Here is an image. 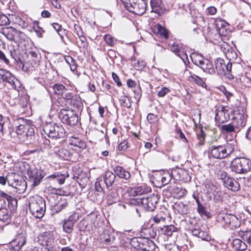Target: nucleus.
<instances>
[{
    "label": "nucleus",
    "instance_id": "1",
    "mask_svg": "<svg viewBox=\"0 0 251 251\" xmlns=\"http://www.w3.org/2000/svg\"><path fill=\"white\" fill-rule=\"evenodd\" d=\"M234 150L233 144L226 143L224 145H211L209 148V158L223 159L230 155Z\"/></svg>",
    "mask_w": 251,
    "mask_h": 251
},
{
    "label": "nucleus",
    "instance_id": "2",
    "mask_svg": "<svg viewBox=\"0 0 251 251\" xmlns=\"http://www.w3.org/2000/svg\"><path fill=\"white\" fill-rule=\"evenodd\" d=\"M29 208L30 213L36 218L43 217L46 211L45 200L38 196L30 198L29 200Z\"/></svg>",
    "mask_w": 251,
    "mask_h": 251
},
{
    "label": "nucleus",
    "instance_id": "3",
    "mask_svg": "<svg viewBox=\"0 0 251 251\" xmlns=\"http://www.w3.org/2000/svg\"><path fill=\"white\" fill-rule=\"evenodd\" d=\"M11 135L14 137L16 141L24 142L30 141L34 135V128L27 125H20L16 126L15 131L11 132Z\"/></svg>",
    "mask_w": 251,
    "mask_h": 251
},
{
    "label": "nucleus",
    "instance_id": "4",
    "mask_svg": "<svg viewBox=\"0 0 251 251\" xmlns=\"http://www.w3.org/2000/svg\"><path fill=\"white\" fill-rule=\"evenodd\" d=\"M43 130L49 137L52 139L63 138L66 135L64 127L59 124L53 122L46 124L43 126Z\"/></svg>",
    "mask_w": 251,
    "mask_h": 251
},
{
    "label": "nucleus",
    "instance_id": "5",
    "mask_svg": "<svg viewBox=\"0 0 251 251\" xmlns=\"http://www.w3.org/2000/svg\"><path fill=\"white\" fill-rule=\"evenodd\" d=\"M129 12L141 15L146 11V4L144 0H120Z\"/></svg>",
    "mask_w": 251,
    "mask_h": 251
},
{
    "label": "nucleus",
    "instance_id": "6",
    "mask_svg": "<svg viewBox=\"0 0 251 251\" xmlns=\"http://www.w3.org/2000/svg\"><path fill=\"white\" fill-rule=\"evenodd\" d=\"M233 124L238 131L243 128L246 125L248 115L246 108L244 106H239L232 112Z\"/></svg>",
    "mask_w": 251,
    "mask_h": 251
},
{
    "label": "nucleus",
    "instance_id": "7",
    "mask_svg": "<svg viewBox=\"0 0 251 251\" xmlns=\"http://www.w3.org/2000/svg\"><path fill=\"white\" fill-rule=\"evenodd\" d=\"M231 169L236 173H246L251 170V160L246 157L236 158L231 162Z\"/></svg>",
    "mask_w": 251,
    "mask_h": 251
},
{
    "label": "nucleus",
    "instance_id": "8",
    "mask_svg": "<svg viewBox=\"0 0 251 251\" xmlns=\"http://www.w3.org/2000/svg\"><path fill=\"white\" fill-rule=\"evenodd\" d=\"M35 240L39 245L48 249L50 251H56L54 246V239L51 231H49L41 233Z\"/></svg>",
    "mask_w": 251,
    "mask_h": 251
},
{
    "label": "nucleus",
    "instance_id": "9",
    "mask_svg": "<svg viewBox=\"0 0 251 251\" xmlns=\"http://www.w3.org/2000/svg\"><path fill=\"white\" fill-rule=\"evenodd\" d=\"M159 199L158 195L153 194L150 196L138 198L136 200L138 204H141L145 209L152 211L156 208Z\"/></svg>",
    "mask_w": 251,
    "mask_h": 251
},
{
    "label": "nucleus",
    "instance_id": "10",
    "mask_svg": "<svg viewBox=\"0 0 251 251\" xmlns=\"http://www.w3.org/2000/svg\"><path fill=\"white\" fill-rule=\"evenodd\" d=\"M61 121L70 126L76 125L78 122V117L74 111L62 109L59 114Z\"/></svg>",
    "mask_w": 251,
    "mask_h": 251
},
{
    "label": "nucleus",
    "instance_id": "11",
    "mask_svg": "<svg viewBox=\"0 0 251 251\" xmlns=\"http://www.w3.org/2000/svg\"><path fill=\"white\" fill-rule=\"evenodd\" d=\"M2 82L10 90L19 91L22 84L21 81L10 72L7 71Z\"/></svg>",
    "mask_w": 251,
    "mask_h": 251
},
{
    "label": "nucleus",
    "instance_id": "12",
    "mask_svg": "<svg viewBox=\"0 0 251 251\" xmlns=\"http://www.w3.org/2000/svg\"><path fill=\"white\" fill-rule=\"evenodd\" d=\"M221 220L223 221L225 225L231 229H233L240 226L241 222L235 215L223 213L221 215Z\"/></svg>",
    "mask_w": 251,
    "mask_h": 251
},
{
    "label": "nucleus",
    "instance_id": "13",
    "mask_svg": "<svg viewBox=\"0 0 251 251\" xmlns=\"http://www.w3.org/2000/svg\"><path fill=\"white\" fill-rule=\"evenodd\" d=\"M215 68L219 74H230L231 73L232 64L230 61H226L221 58H218L215 61Z\"/></svg>",
    "mask_w": 251,
    "mask_h": 251
},
{
    "label": "nucleus",
    "instance_id": "14",
    "mask_svg": "<svg viewBox=\"0 0 251 251\" xmlns=\"http://www.w3.org/2000/svg\"><path fill=\"white\" fill-rule=\"evenodd\" d=\"M26 239L23 234H20L16 236L9 245L10 249L12 251H19L25 244Z\"/></svg>",
    "mask_w": 251,
    "mask_h": 251
},
{
    "label": "nucleus",
    "instance_id": "15",
    "mask_svg": "<svg viewBox=\"0 0 251 251\" xmlns=\"http://www.w3.org/2000/svg\"><path fill=\"white\" fill-rule=\"evenodd\" d=\"M229 119V113L225 107H222L221 109L219 108L216 110L215 120L219 126L220 124L227 122Z\"/></svg>",
    "mask_w": 251,
    "mask_h": 251
},
{
    "label": "nucleus",
    "instance_id": "16",
    "mask_svg": "<svg viewBox=\"0 0 251 251\" xmlns=\"http://www.w3.org/2000/svg\"><path fill=\"white\" fill-rule=\"evenodd\" d=\"M172 175L176 180L187 181L191 177L186 170L176 168L172 171Z\"/></svg>",
    "mask_w": 251,
    "mask_h": 251
},
{
    "label": "nucleus",
    "instance_id": "17",
    "mask_svg": "<svg viewBox=\"0 0 251 251\" xmlns=\"http://www.w3.org/2000/svg\"><path fill=\"white\" fill-rule=\"evenodd\" d=\"M191 232L193 236L201 238L202 240L208 241L211 239L207 231L202 227L195 226L191 229Z\"/></svg>",
    "mask_w": 251,
    "mask_h": 251
},
{
    "label": "nucleus",
    "instance_id": "18",
    "mask_svg": "<svg viewBox=\"0 0 251 251\" xmlns=\"http://www.w3.org/2000/svg\"><path fill=\"white\" fill-rule=\"evenodd\" d=\"M215 25L216 30L219 35L226 36L227 33L228 24L225 21L220 19H217L215 21Z\"/></svg>",
    "mask_w": 251,
    "mask_h": 251
},
{
    "label": "nucleus",
    "instance_id": "19",
    "mask_svg": "<svg viewBox=\"0 0 251 251\" xmlns=\"http://www.w3.org/2000/svg\"><path fill=\"white\" fill-rule=\"evenodd\" d=\"M30 181L32 182V185L38 186L41 182L42 179L45 176V174L41 171H32L28 173Z\"/></svg>",
    "mask_w": 251,
    "mask_h": 251
},
{
    "label": "nucleus",
    "instance_id": "20",
    "mask_svg": "<svg viewBox=\"0 0 251 251\" xmlns=\"http://www.w3.org/2000/svg\"><path fill=\"white\" fill-rule=\"evenodd\" d=\"M116 176L115 173L111 171H107L103 176V181L107 189H111V187L114 185Z\"/></svg>",
    "mask_w": 251,
    "mask_h": 251
},
{
    "label": "nucleus",
    "instance_id": "21",
    "mask_svg": "<svg viewBox=\"0 0 251 251\" xmlns=\"http://www.w3.org/2000/svg\"><path fill=\"white\" fill-rule=\"evenodd\" d=\"M6 38L10 41L16 42V37L19 34L17 30L12 27L3 28L1 31Z\"/></svg>",
    "mask_w": 251,
    "mask_h": 251
},
{
    "label": "nucleus",
    "instance_id": "22",
    "mask_svg": "<svg viewBox=\"0 0 251 251\" xmlns=\"http://www.w3.org/2000/svg\"><path fill=\"white\" fill-rule=\"evenodd\" d=\"M194 56H191V59L193 62L197 66L200 67L204 72L206 69L208 59L203 58L199 54H193Z\"/></svg>",
    "mask_w": 251,
    "mask_h": 251
},
{
    "label": "nucleus",
    "instance_id": "23",
    "mask_svg": "<svg viewBox=\"0 0 251 251\" xmlns=\"http://www.w3.org/2000/svg\"><path fill=\"white\" fill-rule=\"evenodd\" d=\"M139 245L140 250L143 251H155L156 249V246L154 243L149 239L144 238Z\"/></svg>",
    "mask_w": 251,
    "mask_h": 251
},
{
    "label": "nucleus",
    "instance_id": "24",
    "mask_svg": "<svg viewBox=\"0 0 251 251\" xmlns=\"http://www.w3.org/2000/svg\"><path fill=\"white\" fill-rule=\"evenodd\" d=\"M151 5L152 8V12L156 13L159 15L164 13L165 9L163 7L161 0H151Z\"/></svg>",
    "mask_w": 251,
    "mask_h": 251
},
{
    "label": "nucleus",
    "instance_id": "25",
    "mask_svg": "<svg viewBox=\"0 0 251 251\" xmlns=\"http://www.w3.org/2000/svg\"><path fill=\"white\" fill-rule=\"evenodd\" d=\"M69 176L68 173L63 174L59 172H56L53 174L48 176L46 179L49 181H53L55 178H57V182L59 183V184H62L64 183L66 178L68 177Z\"/></svg>",
    "mask_w": 251,
    "mask_h": 251
},
{
    "label": "nucleus",
    "instance_id": "26",
    "mask_svg": "<svg viewBox=\"0 0 251 251\" xmlns=\"http://www.w3.org/2000/svg\"><path fill=\"white\" fill-rule=\"evenodd\" d=\"M223 184L226 187L234 192L238 191L240 187L239 183L233 178L230 177L227 178Z\"/></svg>",
    "mask_w": 251,
    "mask_h": 251
},
{
    "label": "nucleus",
    "instance_id": "27",
    "mask_svg": "<svg viewBox=\"0 0 251 251\" xmlns=\"http://www.w3.org/2000/svg\"><path fill=\"white\" fill-rule=\"evenodd\" d=\"M113 171L116 175L119 177L125 179H128L130 176V173L126 170L124 168L120 166H116L114 167Z\"/></svg>",
    "mask_w": 251,
    "mask_h": 251
},
{
    "label": "nucleus",
    "instance_id": "28",
    "mask_svg": "<svg viewBox=\"0 0 251 251\" xmlns=\"http://www.w3.org/2000/svg\"><path fill=\"white\" fill-rule=\"evenodd\" d=\"M2 198L5 199L7 202L8 206L11 212L15 211L17 208V201L12 197L5 193Z\"/></svg>",
    "mask_w": 251,
    "mask_h": 251
},
{
    "label": "nucleus",
    "instance_id": "29",
    "mask_svg": "<svg viewBox=\"0 0 251 251\" xmlns=\"http://www.w3.org/2000/svg\"><path fill=\"white\" fill-rule=\"evenodd\" d=\"M151 189L150 187L146 185H142L141 186L134 187L133 189V193L135 195H143L150 192Z\"/></svg>",
    "mask_w": 251,
    "mask_h": 251
},
{
    "label": "nucleus",
    "instance_id": "30",
    "mask_svg": "<svg viewBox=\"0 0 251 251\" xmlns=\"http://www.w3.org/2000/svg\"><path fill=\"white\" fill-rule=\"evenodd\" d=\"M0 221L3 223H9L11 221V213L6 208H0Z\"/></svg>",
    "mask_w": 251,
    "mask_h": 251
},
{
    "label": "nucleus",
    "instance_id": "31",
    "mask_svg": "<svg viewBox=\"0 0 251 251\" xmlns=\"http://www.w3.org/2000/svg\"><path fill=\"white\" fill-rule=\"evenodd\" d=\"M67 103L70 104L71 105L73 106L74 108L77 109L78 110L81 109L82 106L81 99L77 95H74L72 98L67 102Z\"/></svg>",
    "mask_w": 251,
    "mask_h": 251
},
{
    "label": "nucleus",
    "instance_id": "32",
    "mask_svg": "<svg viewBox=\"0 0 251 251\" xmlns=\"http://www.w3.org/2000/svg\"><path fill=\"white\" fill-rule=\"evenodd\" d=\"M232 246L233 248L237 251H242L247 249L246 244L239 239H235L233 240Z\"/></svg>",
    "mask_w": 251,
    "mask_h": 251
},
{
    "label": "nucleus",
    "instance_id": "33",
    "mask_svg": "<svg viewBox=\"0 0 251 251\" xmlns=\"http://www.w3.org/2000/svg\"><path fill=\"white\" fill-rule=\"evenodd\" d=\"M167 217V213L160 211L156 215L152 217V220L156 224H163Z\"/></svg>",
    "mask_w": 251,
    "mask_h": 251
},
{
    "label": "nucleus",
    "instance_id": "34",
    "mask_svg": "<svg viewBox=\"0 0 251 251\" xmlns=\"http://www.w3.org/2000/svg\"><path fill=\"white\" fill-rule=\"evenodd\" d=\"M67 205L68 202L67 199L65 198H60L54 205L53 210L55 212L58 213L67 207Z\"/></svg>",
    "mask_w": 251,
    "mask_h": 251
},
{
    "label": "nucleus",
    "instance_id": "35",
    "mask_svg": "<svg viewBox=\"0 0 251 251\" xmlns=\"http://www.w3.org/2000/svg\"><path fill=\"white\" fill-rule=\"evenodd\" d=\"M177 228L173 225H169L164 226L160 229V233L167 236H172L174 232L176 231Z\"/></svg>",
    "mask_w": 251,
    "mask_h": 251
},
{
    "label": "nucleus",
    "instance_id": "36",
    "mask_svg": "<svg viewBox=\"0 0 251 251\" xmlns=\"http://www.w3.org/2000/svg\"><path fill=\"white\" fill-rule=\"evenodd\" d=\"M108 202L109 204L116 203L120 201V196L118 193L114 190L112 191L107 196Z\"/></svg>",
    "mask_w": 251,
    "mask_h": 251
},
{
    "label": "nucleus",
    "instance_id": "37",
    "mask_svg": "<svg viewBox=\"0 0 251 251\" xmlns=\"http://www.w3.org/2000/svg\"><path fill=\"white\" fill-rule=\"evenodd\" d=\"M189 81L191 82H194L199 86H201L203 88H206V85L204 82V80L199 77V76L193 74L189 76L188 78Z\"/></svg>",
    "mask_w": 251,
    "mask_h": 251
},
{
    "label": "nucleus",
    "instance_id": "38",
    "mask_svg": "<svg viewBox=\"0 0 251 251\" xmlns=\"http://www.w3.org/2000/svg\"><path fill=\"white\" fill-rule=\"evenodd\" d=\"M28 55L30 56L31 59L33 61V67L37 66L39 65L40 59L41 58L40 55L38 53L37 50H31L28 52Z\"/></svg>",
    "mask_w": 251,
    "mask_h": 251
},
{
    "label": "nucleus",
    "instance_id": "39",
    "mask_svg": "<svg viewBox=\"0 0 251 251\" xmlns=\"http://www.w3.org/2000/svg\"><path fill=\"white\" fill-rule=\"evenodd\" d=\"M115 239L114 234H109L106 232H104L101 237V241L104 242L106 244L109 245H112L114 243Z\"/></svg>",
    "mask_w": 251,
    "mask_h": 251
},
{
    "label": "nucleus",
    "instance_id": "40",
    "mask_svg": "<svg viewBox=\"0 0 251 251\" xmlns=\"http://www.w3.org/2000/svg\"><path fill=\"white\" fill-rule=\"evenodd\" d=\"M74 96V95L72 93L71 90L69 89L68 88H66L62 95L61 96L62 97L59 99V102L66 101V102H68V101L71 99ZM65 105H67V103H66Z\"/></svg>",
    "mask_w": 251,
    "mask_h": 251
},
{
    "label": "nucleus",
    "instance_id": "41",
    "mask_svg": "<svg viewBox=\"0 0 251 251\" xmlns=\"http://www.w3.org/2000/svg\"><path fill=\"white\" fill-rule=\"evenodd\" d=\"M70 144L80 149H84L86 147L85 143L79 138L76 137H72L70 140Z\"/></svg>",
    "mask_w": 251,
    "mask_h": 251
},
{
    "label": "nucleus",
    "instance_id": "42",
    "mask_svg": "<svg viewBox=\"0 0 251 251\" xmlns=\"http://www.w3.org/2000/svg\"><path fill=\"white\" fill-rule=\"evenodd\" d=\"M221 129L223 132L227 133L239 132L237 128L234 126V124H233V122L231 124H229L223 125L221 127Z\"/></svg>",
    "mask_w": 251,
    "mask_h": 251
},
{
    "label": "nucleus",
    "instance_id": "43",
    "mask_svg": "<svg viewBox=\"0 0 251 251\" xmlns=\"http://www.w3.org/2000/svg\"><path fill=\"white\" fill-rule=\"evenodd\" d=\"M170 50L177 55L179 52H181V50L183 49L182 45L177 42L169 43Z\"/></svg>",
    "mask_w": 251,
    "mask_h": 251
},
{
    "label": "nucleus",
    "instance_id": "44",
    "mask_svg": "<svg viewBox=\"0 0 251 251\" xmlns=\"http://www.w3.org/2000/svg\"><path fill=\"white\" fill-rule=\"evenodd\" d=\"M120 105L123 107L129 108L131 107L130 99L127 96H122L119 99Z\"/></svg>",
    "mask_w": 251,
    "mask_h": 251
},
{
    "label": "nucleus",
    "instance_id": "45",
    "mask_svg": "<svg viewBox=\"0 0 251 251\" xmlns=\"http://www.w3.org/2000/svg\"><path fill=\"white\" fill-rule=\"evenodd\" d=\"M155 29L157 30L156 32L161 36H162L165 39H167L169 38V34L167 29L161 25L158 24L156 25Z\"/></svg>",
    "mask_w": 251,
    "mask_h": 251
},
{
    "label": "nucleus",
    "instance_id": "46",
    "mask_svg": "<svg viewBox=\"0 0 251 251\" xmlns=\"http://www.w3.org/2000/svg\"><path fill=\"white\" fill-rule=\"evenodd\" d=\"M57 154L60 158L64 160H69L70 158L71 153L66 149L62 148L57 152Z\"/></svg>",
    "mask_w": 251,
    "mask_h": 251
},
{
    "label": "nucleus",
    "instance_id": "47",
    "mask_svg": "<svg viewBox=\"0 0 251 251\" xmlns=\"http://www.w3.org/2000/svg\"><path fill=\"white\" fill-rule=\"evenodd\" d=\"M66 88L63 85L60 84H56L53 86L54 93L58 96H61Z\"/></svg>",
    "mask_w": 251,
    "mask_h": 251
},
{
    "label": "nucleus",
    "instance_id": "48",
    "mask_svg": "<svg viewBox=\"0 0 251 251\" xmlns=\"http://www.w3.org/2000/svg\"><path fill=\"white\" fill-rule=\"evenodd\" d=\"M74 226L73 224L67 220H64L63 225V230L67 233H71L73 231Z\"/></svg>",
    "mask_w": 251,
    "mask_h": 251
},
{
    "label": "nucleus",
    "instance_id": "49",
    "mask_svg": "<svg viewBox=\"0 0 251 251\" xmlns=\"http://www.w3.org/2000/svg\"><path fill=\"white\" fill-rule=\"evenodd\" d=\"M103 39L106 44L110 47L114 46L117 43V39L109 34L105 35Z\"/></svg>",
    "mask_w": 251,
    "mask_h": 251
},
{
    "label": "nucleus",
    "instance_id": "50",
    "mask_svg": "<svg viewBox=\"0 0 251 251\" xmlns=\"http://www.w3.org/2000/svg\"><path fill=\"white\" fill-rule=\"evenodd\" d=\"M177 210L181 214H186L188 213V206L182 202H180L176 205Z\"/></svg>",
    "mask_w": 251,
    "mask_h": 251
},
{
    "label": "nucleus",
    "instance_id": "51",
    "mask_svg": "<svg viewBox=\"0 0 251 251\" xmlns=\"http://www.w3.org/2000/svg\"><path fill=\"white\" fill-rule=\"evenodd\" d=\"M104 181H103L102 178H97L95 182V189L97 192H102L104 191L103 187Z\"/></svg>",
    "mask_w": 251,
    "mask_h": 251
},
{
    "label": "nucleus",
    "instance_id": "52",
    "mask_svg": "<svg viewBox=\"0 0 251 251\" xmlns=\"http://www.w3.org/2000/svg\"><path fill=\"white\" fill-rule=\"evenodd\" d=\"M197 210L198 213L201 216H204L207 218H209L210 213L207 212L204 206L201 204L197 206Z\"/></svg>",
    "mask_w": 251,
    "mask_h": 251
},
{
    "label": "nucleus",
    "instance_id": "53",
    "mask_svg": "<svg viewBox=\"0 0 251 251\" xmlns=\"http://www.w3.org/2000/svg\"><path fill=\"white\" fill-rule=\"evenodd\" d=\"M79 219V214L78 213H74L70 215L68 219L67 220L68 222L73 224L74 225L77 222Z\"/></svg>",
    "mask_w": 251,
    "mask_h": 251
},
{
    "label": "nucleus",
    "instance_id": "54",
    "mask_svg": "<svg viewBox=\"0 0 251 251\" xmlns=\"http://www.w3.org/2000/svg\"><path fill=\"white\" fill-rule=\"evenodd\" d=\"M242 238L244 240L246 241L248 243L251 245V231H247L242 232Z\"/></svg>",
    "mask_w": 251,
    "mask_h": 251
},
{
    "label": "nucleus",
    "instance_id": "55",
    "mask_svg": "<svg viewBox=\"0 0 251 251\" xmlns=\"http://www.w3.org/2000/svg\"><path fill=\"white\" fill-rule=\"evenodd\" d=\"M171 175L167 173L164 175V176H161V181L162 185L164 186L168 184L171 181Z\"/></svg>",
    "mask_w": 251,
    "mask_h": 251
},
{
    "label": "nucleus",
    "instance_id": "56",
    "mask_svg": "<svg viewBox=\"0 0 251 251\" xmlns=\"http://www.w3.org/2000/svg\"><path fill=\"white\" fill-rule=\"evenodd\" d=\"M204 72L208 73L211 75L214 74L215 73V70L214 68L213 67V65L212 63L209 60L206 69L205 70Z\"/></svg>",
    "mask_w": 251,
    "mask_h": 251
},
{
    "label": "nucleus",
    "instance_id": "57",
    "mask_svg": "<svg viewBox=\"0 0 251 251\" xmlns=\"http://www.w3.org/2000/svg\"><path fill=\"white\" fill-rule=\"evenodd\" d=\"M218 177L224 183L229 176L226 172L224 171H219L218 173Z\"/></svg>",
    "mask_w": 251,
    "mask_h": 251
},
{
    "label": "nucleus",
    "instance_id": "58",
    "mask_svg": "<svg viewBox=\"0 0 251 251\" xmlns=\"http://www.w3.org/2000/svg\"><path fill=\"white\" fill-rule=\"evenodd\" d=\"M176 55L179 56L183 61L184 63L186 65V63L188 62V56L187 54L183 51V49Z\"/></svg>",
    "mask_w": 251,
    "mask_h": 251
},
{
    "label": "nucleus",
    "instance_id": "59",
    "mask_svg": "<svg viewBox=\"0 0 251 251\" xmlns=\"http://www.w3.org/2000/svg\"><path fill=\"white\" fill-rule=\"evenodd\" d=\"M147 120L151 124H154L157 121V116L152 113H149L147 116Z\"/></svg>",
    "mask_w": 251,
    "mask_h": 251
},
{
    "label": "nucleus",
    "instance_id": "60",
    "mask_svg": "<svg viewBox=\"0 0 251 251\" xmlns=\"http://www.w3.org/2000/svg\"><path fill=\"white\" fill-rule=\"evenodd\" d=\"M170 91L169 88L165 87H162L158 92L157 96L159 97H164L166 95L169 93Z\"/></svg>",
    "mask_w": 251,
    "mask_h": 251
},
{
    "label": "nucleus",
    "instance_id": "61",
    "mask_svg": "<svg viewBox=\"0 0 251 251\" xmlns=\"http://www.w3.org/2000/svg\"><path fill=\"white\" fill-rule=\"evenodd\" d=\"M9 22V19L6 16L0 13V25H4Z\"/></svg>",
    "mask_w": 251,
    "mask_h": 251
},
{
    "label": "nucleus",
    "instance_id": "62",
    "mask_svg": "<svg viewBox=\"0 0 251 251\" xmlns=\"http://www.w3.org/2000/svg\"><path fill=\"white\" fill-rule=\"evenodd\" d=\"M198 139L199 140V144L202 145L204 144V133L203 131L201 129L200 134H197Z\"/></svg>",
    "mask_w": 251,
    "mask_h": 251
},
{
    "label": "nucleus",
    "instance_id": "63",
    "mask_svg": "<svg viewBox=\"0 0 251 251\" xmlns=\"http://www.w3.org/2000/svg\"><path fill=\"white\" fill-rule=\"evenodd\" d=\"M0 60L2 62H4L6 65H9L10 63V61L8 57L6 56V55L0 50Z\"/></svg>",
    "mask_w": 251,
    "mask_h": 251
},
{
    "label": "nucleus",
    "instance_id": "64",
    "mask_svg": "<svg viewBox=\"0 0 251 251\" xmlns=\"http://www.w3.org/2000/svg\"><path fill=\"white\" fill-rule=\"evenodd\" d=\"M127 147V142L125 140L119 144L118 149L120 151H124Z\"/></svg>",
    "mask_w": 251,
    "mask_h": 251
}]
</instances>
